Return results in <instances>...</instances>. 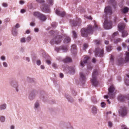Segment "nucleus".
<instances>
[{"instance_id":"dca6fc26","label":"nucleus","mask_w":129,"mask_h":129,"mask_svg":"<svg viewBox=\"0 0 129 129\" xmlns=\"http://www.w3.org/2000/svg\"><path fill=\"white\" fill-rule=\"evenodd\" d=\"M63 61L64 62L67 63L72 61V60L70 58L67 57L65 59H64Z\"/></svg>"},{"instance_id":"3c124183","label":"nucleus","mask_w":129,"mask_h":129,"mask_svg":"<svg viewBox=\"0 0 129 129\" xmlns=\"http://www.w3.org/2000/svg\"><path fill=\"white\" fill-rule=\"evenodd\" d=\"M52 25L53 27H55L56 26V23L55 22H54L52 24Z\"/></svg>"},{"instance_id":"b1692460","label":"nucleus","mask_w":129,"mask_h":129,"mask_svg":"<svg viewBox=\"0 0 129 129\" xmlns=\"http://www.w3.org/2000/svg\"><path fill=\"white\" fill-rule=\"evenodd\" d=\"M97 110L96 107H93L92 109V112L94 114H95L96 113Z\"/></svg>"},{"instance_id":"de8ad7c7","label":"nucleus","mask_w":129,"mask_h":129,"mask_svg":"<svg viewBox=\"0 0 129 129\" xmlns=\"http://www.w3.org/2000/svg\"><path fill=\"white\" fill-rule=\"evenodd\" d=\"M35 23L34 22H32L30 23V25L32 26H34L35 25Z\"/></svg>"},{"instance_id":"f3484780","label":"nucleus","mask_w":129,"mask_h":129,"mask_svg":"<svg viewBox=\"0 0 129 129\" xmlns=\"http://www.w3.org/2000/svg\"><path fill=\"white\" fill-rule=\"evenodd\" d=\"M70 38L69 37H67L64 39L63 42L64 43H67L70 42Z\"/></svg>"},{"instance_id":"20e7f679","label":"nucleus","mask_w":129,"mask_h":129,"mask_svg":"<svg viewBox=\"0 0 129 129\" xmlns=\"http://www.w3.org/2000/svg\"><path fill=\"white\" fill-rule=\"evenodd\" d=\"M115 90V88L113 85L111 86L108 89V95L110 98H113L115 95L113 92Z\"/></svg>"},{"instance_id":"c9c22d12","label":"nucleus","mask_w":129,"mask_h":129,"mask_svg":"<svg viewBox=\"0 0 129 129\" xmlns=\"http://www.w3.org/2000/svg\"><path fill=\"white\" fill-rule=\"evenodd\" d=\"M101 104L102 107H105L106 104L104 102H102L101 103Z\"/></svg>"},{"instance_id":"0e129e2a","label":"nucleus","mask_w":129,"mask_h":129,"mask_svg":"<svg viewBox=\"0 0 129 129\" xmlns=\"http://www.w3.org/2000/svg\"><path fill=\"white\" fill-rule=\"evenodd\" d=\"M1 59L3 60H4L5 59V58L4 56H2L1 57Z\"/></svg>"},{"instance_id":"e433bc0d","label":"nucleus","mask_w":129,"mask_h":129,"mask_svg":"<svg viewBox=\"0 0 129 129\" xmlns=\"http://www.w3.org/2000/svg\"><path fill=\"white\" fill-rule=\"evenodd\" d=\"M121 129H128L126 127V126L124 125H122L121 126Z\"/></svg>"},{"instance_id":"a18cd8bd","label":"nucleus","mask_w":129,"mask_h":129,"mask_svg":"<svg viewBox=\"0 0 129 129\" xmlns=\"http://www.w3.org/2000/svg\"><path fill=\"white\" fill-rule=\"evenodd\" d=\"M4 66L5 67H7L8 65L7 63L5 62H4L3 63Z\"/></svg>"},{"instance_id":"58836bf2","label":"nucleus","mask_w":129,"mask_h":129,"mask_svg":"<svg viewBox=\"0 0 129 129\" xmlns=\"http://www.w3.org/2000/svg\"><path fill=\"white\" fill-rule=\"evenodd\" d=\"M31 39V38L30 37H28L26 38V41L27 42H29Z\"/></svg>"},{"instance_id":"4d7b16f0","label":"nucleus","mask_w":129,"mask_h":129,"mask_svg":"<svg viewBox=\"0 0 129 129\" xmlns=\"http://www.w3.org/2000/svg\"><path fill=\"white\" fill-rule=\"evenodd\" d=\"M114 59V58L113 56L112 55H111L110 58V60L111 61H113V60Z\"/></svg>"},{"instance_id":"0eeeda50","label":"nucleus","mask_w":129,"mask_h":129,"mask_svg":"<svg viewBox=\"0 0 129 129\" xmlns=\"http://www.w3.org/2000/svg\"><path fill=\"white\" fill-rule=\"evenodd\" d=\"M119 112L120 114L122 116L125 115L127 114V110L125 107H121L119 109Z\"/></svg>"},{"instance_id":"c756f323","label":"nucleus","mask_w":129,"mask_h":129,"mask_svg":"<svg viewBox=\"0 0 129 129\" xmlns=\"http://www.w3.org/2000/svg\"><path fill=\"white\" fill-rule=\"evenodd\" d=\"M72 33L73 38H76L77 37V35L76 32L75 31H72Z\"/></svg>"},{"instance_id":"c03bdc74","label":"nucleus","mask_w":129,"mask_h":129,"mask_svg":"<svg viewBox=\"0 0 129 129\" xmlns=\"http://www.w3.org/2000/svg\"><path fill=\"white\" fill-rule=\"evenodd\" d=\"M36 1L40 3H43L44 2V0H36Z\"/></svg>"},{"instance_id":"4c0bfd02","label":"nucleus","mask_w":129,"mask_h":129,"mask_svg":"<svg viewBox=\"0 0 129 129\" xmlns=\"http://www.w3.org/2000/svg\"><path fill=\"white\" fill-rule=\"evenodd\" d=\"M2 5L4 7H7L8 6V4L5 3H4L2 4Z\"/></svg>"},{"instance_id":"6e6d98bb","label":"nucleus","mask_w":129,"mask_h":129,"mask_svg":"<svg viewBox=\"0 0 129 129\" xmlns=\"http://www.w3.org/2000/svg\"><path fill=\"white\" fill-rule=\"evenodd\" d=\"M53 67H54L55 69H56L57 68V65L56 64L53 63L52 64Z\"/></svg>"},{"instance_id":"8fccbe9b","label":"nucleus","mask_w":129,"mask_h":129,"mask_svg":"<svg viewBox=\"0 0 129 129\" xmlns=\"http://www.w3.org/2000/svg\"><path fill=\"white\" fill-rule=\"evenodd\" d=\"M26 12V11L24 9H22L21 10L20 12L21 13H23Z\"/></svg>"},{"instance_id":"9d476101","label":"nucleus","mask_w":129,"mask_h":129,"mask_svg":"<svg viewBox=\"0 0 129 129\" xmlns=\"http://www.w3.org/2000/svg\"><path fill=\"white\" fill-rule=\"evenodd\" d=\"M89 59V57L88 56L84 57L83 60V61H81L80 62L81 66L82 67H83L84 66V64L86 63Z\"/></svg>"},{"instance_id":"7ed1b4c3","label":"nucleus","mask_w":129,"mask_h":129,"mask_svg":"<svg viewBox=\"0 0 129 129\" xmlns=\"http://www.w3.org/2000/svg\"><path fill=\"white\" fill-rule=\"evenodd\" d=\"M98 74V72L96 70H94L92 74V78L91 79V82L92 85L95 86H96L98 84V82L96 80V77Z\"/></svg>"},{"instance_id":"a211bd4d","label":"nucleus","mask_w":129,"mask_h":129,"mask_svg":"<svg viewBox=\"0 0 129 129\" xmlns=\"http://www.w3.org/2000/svg\"><path fill=\"white\" fill-rule=\"evenodd\" d=\"M41 14L39 12H34L33 14L34 16L37 17L39 18Z\"/></svg>"},{"instance_id":"f8f14e48","label":"nucleus","mask_w":129,"mask_h":129,"mask_svg":"<svg viewBox=\"0 0 129 129\" xmlns=\"http://www.w3.org/2000/svg\"><path fill=\"white\" fill-rule=\"evenodd\" d=\"M56 13L58 15L61 17H63L65 14V13L64 12H60L58 10H56Z\"/></svg>"},{"instance_id":"a19ab883","label":"nucleus","mask_w":129,"mask_h":129,"mask_svg":"<svg viewBox=\"0 0 129 129\" xmlns=\"http://www.w3.org/2000/svg\"><path fill=\"white\" fill-rule=\"evenodd\" d=\"M21 42L22 43H24L25 42V38H23L21 39Z\"/></svg>"},{"instance_id":"7c9ffc66","label":"nucleus","mask_w":129,"mask_h":129,"mask_svg":"<svg viewBox=\"0 0 129 129\" xmlns=\"http://www.w3.org/2000/svg\"><path fill=\"white\" fill-rule=\"evenodd\" d=\"M14 29L13 28H12V33L13 35L14 36H16L17 34V31H15V30H14Z\"/></svg>"},{"instance_id":"774afa93","label":"nucleus","mask_w":129,"mask_h":129,"mask_svg":"<svg viewBox=\"0 0 129 129\" xmlns=\"http://www.w3.org/2000/svg\"><path fill=\"white\" fill-rule=\"evenodd\" d=\"M35 31L36 32H38L39 31V29L38 28H35Z\"/></svg>"},{"instance_id":"bf43d9fd","label":"nucleus","mask_w":129,"mask_h":129,"mask_svg":"<svg viewBox=\"0 0 129 129\" xmlns=\"http://www.w3.org/2000/svg\"><path fill=\"white\" fill-rule=\"evenodd\" d=\"M108 125L110 127H111L112 125V123L110 122H108Z\"/></svg>"},{"instance_id":"f03ea898","label":"nucleus","mask_w":129,"mask_h":129,"mask_svg":"<svg viewBox=\"0 0 129 129\" xmlns=\"http://www.w3.org/2000/svg\"><path fill=\"white\" fill-rule=\"evenodd\" d=\"M62 38L61 36H57L51 40L50 43L52 45L54 44H60L62 40Z\"/></svg>"},{"instance_id":"aec40b11","label":"nucleus","mask_w":129,"mask_h":129,"mask_svg":"<svg viewBox=\"0 0 129 129\" xmlns=\"http://www.w3.org/2000/svg\"><path fill=\"white\" fill-rule=\"evenodd\" d=\"M115 0H110V2L111 3L113 6L115 8V6L116 5V2L115 1Z\"/></svg>"},{"instance_id":"864d4df0","label":"nucleus","mask_w":129,"mask_h":129,"mask_svg":"<svg viewBox=\"0 0 129 129\" xmlns=\"http://www.w3.org/2000/svg\"><path fill=\"white\" fill-rule=\"evenodd\" d=\"M39 106V104L38 103H36L35 104V106L36 108H37Z\"/></svg>"},{"instance_id":"603ef678","label":"nucleus","mask_w":129,"mask_h":129,"mask_svg":"<svg viewBox=\"0 0 129 129\" xmlns=\"http://www.w3.org/2000/svg\"><path fill=\"white\" fill-rule=\"evenodd\" d=\"M33 96V94L31 93L29 95V98L30 100H31L32 99V97Z\"/></svg>"},{"instance_id":"2f4dec72","label":"nucleus","mask_w":129,"mask_h":129,"mask_svg":"<svg viewBox=\"0 0 129 129\" xmlns=\"http://www.w3.org/2000/svg\"><path fill=\"white\" fill-rule=\"evenodd\" d=\"M48 2L51 5L53 4V0H48Z\"/></svg>"},{"instance_id":"79ce46f5","label":"nucleus","mask_w":129,"mask_h":129,"mask_svg":"<svg viewBox=\"0 0 129 129\" xmlns=\"http://www.w3.org/2000/svg\"><path fill=\"white\" fill-rule=\"evenodd\" d=\"M126 84L127 85H129V80H126L125 81Z\"/></svg>"},{"instance_id":"e2e57ef3","label":"nucleus","mask_w":129,"mask_h":129,"mask_svg":"<svg viewBox=\"0 0 129 129\" xmlns=\"http://www.w3.org/2000/svg\"><path fill=\"white\" fill-rule=\"evenodd\" d=\"M96 59L94 58H93L92 59V62L93 63H95L96 62Z\"/></svg>"},{"instance_id":"5701e85b","label":"nucleus","mask_w":129,"mask_h":129,"mask_svg":"<svg viewBox=\"0 0 129 129\" xmlns=\"http://www.w3.org/2000/svg\"><path fill=\"white\" fill-rule=\"evenodd\" d=\"M6 107V105L5 104L3 105L0 106V110L5 109Z\"/></svg>"},{"instance_id":"ddd939ff","label":"nucleus","mask_w":129,"mask_h":129,"mask_svg":"<svg viewBox=\"0 0 129 129\" xmlns=\"http://www.w3.org/2000/svg\"><path fill=\"white\" fill-rule=\"evenodd\" d=\"M71 51L72 53H74L76 52L77 50L76 49V46L74 44L72 45L71 47Z\"/></svg>"},{"instance_id":"680f3d73","label":"nucleus","mask_w":129,"mask_h":129,"mask_svg":"<svg viewBox=\"0 0 129 129\" xmlns=\"http://www.w3.org/2000/svg\"><path fill=\"white\" fill-rule=\"evenodd\" d=\"M117 50L118 51H120L121 50V48L120 47H118L117 48Z\"/></svg>"},{"instance_id":"393cba45","label":"nucleus","mask_w":129,"mask_h":129,"mask_svg":"<svg viewBox=\"0 0 129 129\" xmlns=\"http://www.w3.org/2000/svg\"><path fill=\"white\" fill-rule=\"evenodd\" d=\"M122 41V39L120 38H118L114 41V43H117L119 42H120Z\"/></svg>"},{"instance_id":"6e6552de","label":"nucleus","mask_w":129,"mask_h":129,"mask_svg":"<svg viewBox=\"0 0 129 129\" xmlns=\"http://www.w3.org/2000/svg\"><path fill=\"white\" fill-rule=\"evenodd\" d=\"M81 22V19L79 18L77 19V21H75L73 20L70 22V23L72 24V25L73 26H76L77 25H80Z\"/></svg>"},{"instance_id":"4be33fe9","label":"nucleus","mask_w":129,"mask_h":129,"mask_svg":"<svg viewBox=\"0 0 129 129\" xmlns=\"http://www.w3.org/2000/svg\"><path fill=\"white\" fill-rule=\"evenodd\" d=\"M80 77L82 79V80L84 81L86 79V78L85 76L82 73H80Z\"/></svg>"},{"instance_id":"37998d69","label":"nucleus","mask_w":129,"mask_h":129,"mask_svg":"<svg viewBox=\"0 0 129 129\" xmlns=\"http://www.w3.org/2000/svg\"><path fill=\"white\" fill-rule=\"evenodd\" d=\"M37 65H40L41 64V62L40 60H38L37 61Z\"/></svg>"},{"instance_id":"a878e982","label":"nucleus","mask_w":129,"mask_h":129,"mask_svg":"<svg viewBox=\"0 0 129 129\" xmlns=\"http://www.w3.org/2000/svg\"><path fill=\"white\" fill-rule=\"evenodd\" d=\"M124 61L123 59L122 58H120V59L118 60V62L119 64L123 63Z\"/></svg>"},{"instance_id":"5fc2aeb1","label":"nucleus","mask_w":129,"mask_h":129,"mask_svg":"<svg viewBox=\"0 0 129 129\" xmlns=\"http://www.w3.org/2000/svg\"><path fill=\"white\" fill-rule=\"evenodd\" d=\"M92 68V67H91L90 65L89 64V65H88L87 67V69L88 70H91Z\"/></svg>"},{"instance_id":"c85d7f7f","label":"nucleus","mask_w":129,"mask_h":129,"mask_svg":"<svg viewBox=\"0 0 129 129\" xmlns=\"http://www.w3.org/2000/svg\"><path fill=\"white\" fill-rule=\"evenodd\" d=\"M107 51L108 52H109L111 51L112 50L111 47L110 46H109L106 47Z\"/></svg>"},{"instance_id":"f257e3e1","label":"nucleus","mask_w":129,"mask_h":129,"mask_svg":"<svg viewBox=\"0 0 129 129\" xmlns=\"http://www.w3.org/2000/svg\"><path fill=\"white\" fill-rule=\"evenodd\" d=\"M98 27V26L96 24H95L93 27L91 25H89L86 29L82 28L81 29V36L83 37H86L87 36L88 34H92L94 28H97Z\"/></svg>"},{"instance_id":"cd10ccee","label":"nucleus","mask_w":129,"mask_h":129,"mask_svg":"<svg viewBox=\"0 0 129 129\" xmlns=\"http://www.w3.org/2000/svg\"><path fill=\"white\" fill-rule=\"evenodd\" d=\"M69 71H70V72L72 74H73V73L75 72V71L74 68L73 67H71L69 69Z\"/></svg>"},{"instance_id":"2eb2a0df","label":"nucleus","mask_w":129,"mask_h":129,"mask_svg":"<svg viewBox=\"0 0 129 129\" xmlns=\"http://www.w3.org/2000/svg\"><path fill=\"white\" fill-rule=\"evenodd\" d=\"M60 49H62L67 50V48L66 47H63V46H61L59 48L56 47L55 49V50L57 51V52H58Z\"/></svg>"},{"instance_id":"72a5a7b5","label":"nucleus","mask_w":129,"mask_h":129,"mask_svg":"<svg viewBox=\"0 0 129 129\" xmlns=\"http://www.w3.org/2000/svg\"><path fill=\"white\" fill-rule=\"evenodd\" d=\"M5 119V118L4 116H2L1 117V120L2 122H4V121Z\"/></svg>"},{"instance_id":"412c9836","label":"nucleus","mask_w":129,"mask_h":129,"mask_svg":"<svg viewBox=\"0 0 129 129\" xmlns=\"http://www.w3.org/2000/svg\"><path fill=\"white\" fill-rule=\"evenodd\" d=\"M126 56L125 57V60L126 61H129V52H126Z\"/></svg>"},{"instance_id":"09e8293b","label":"nucleus","mask_w":129,"mask_h":129,"mask_svg":"<svg viewBox=\"0 0 129 129\" xmlns=\"http://www.w3.org/2000/svg\"><path fill=\"white\" fill-rule=\"evenodd\" d=\"M20 27L19 24L18 23H17L15 26L16 28H18Z\"/></svg>"},{"instance_id":"052dcab7","label":"nucleus","mask_w":129,"mask_h":129,"mask_svg":"<svg viewBox=\"0 0 129 129\" xmlns=\"http://www.w3.org/2000/svg\"><path fill=\"white\" fill-rule=\"evenodd\" d=\"M63 76H64V75H63V74L62 73H60V77L61 78H62L63 77Z\"/></svg>"},{"instance_id":"ea45409f","label":"nucleus","mask_w":129,"mask_h":129,"mask_svg":"<svg viewBox=\"0 0 129 129\" xmlns=\"http://www.w3.org/2000/svg\"><path fill=\"white\" fill-rule=\"evenodd\" d=\"M88 46L87 44H84L83 45V47L84 49H86L88 47Z\"/></svg>"},{"instance_id":"423d86ee","label":"nucleus","mask_w":129,"mask_h":129,"mask_svg":"<svg viewBox=\"0 0 129 129\" xmlns=\"http://www.w3.org/2000/svg\"><path fill=\"white\" fill-rule=\"evenodd\" d=\"M95 55L97 56L103 57V56L104 50L103 49H101L98 48L95 49Z\"/></svg>"},{"instance_id":"69168bd1","label":"nucleus","mask_w":129,"mask_h":129,"mask_svg":"<svg viewBox=\"0 0 129 129\" xmlns=\"http://www.w3.org/2000/svg\"><path fill=\"white\" fill-rule=\"evenodd\" d=\"M109 43V41H108L106 40L105 41V43L106 44H108Z\"/></svg>"},{"instance_id":"39448f33","label":"nucleus","mask_w":129,"mask_h":129,"mask_svg":"<svg viewBox=\"0 0 129 129\" xmlns=\"http://www.w3.org/2000/svg\"><path fill=\"white\" fill-rule=\"evenodd\" d=\"M112 22L105 20L104 24V27L106 29H109L112 27Z\"/></svg>"},{"instance_id":"49530a36","label":"nucleus","mask_w":129,"mask_h":129,"mask_svg":"<svg viewBox=\"0 0 129 129\" xmlns=\"http://www.w3.org/2000/svg\"><path fill=\"white\" fill-rule=\"evenodd\" d=\"M46 62L48 64H50L51 63V62L49 60H46Z\"/></svg>"},{"instance_id":"6ab92c4d","label":"nucleus","mask_w":129,"mask_h":129,"mask_svg":"<svg viewBox=\"0 0 129 129\" xmlns=\"http://www.w3.org/2000/svg\"><path fill=\"white\" fill-rule=\"evenodd\" d=\"M128 35V33L127 31L125 30H123L122 33V36L123 37H126Z\"/></svg>"},{"instance_id":"f704fd0d","label":"nucleus","mask_w":129,"mask_h":129,"mask_svg":"<svg viewBox=\"0 0 129 129\" xmlns=\"http://www.w3.org/2000/svg\"><path fill=\"white\" fill-rule=\"evenodd\" d=\"M94 42L95 43L97 44H100L101 43V41L97 40H95L94 41Z\"/></svg>"},{"instance_id":"bb28decb","label":"nucleus","mask_w":129,"mask_h":129,"mask_svg":"<svg viewBox=\"0 0 129 129\" xmlns=\"http://www.w3.org/2000/svg\"><path fill=\"white\" fill-rule=\"evenodd\" d=\"M129 8L127 7L124 8L123 10V12L124 13L127 12L129 10Z\"/></svg>"},{"instance_id":"4468645a","label":"nucleus","mask_w":129,"mask_h":129,"mask_svg":"<svg viewBox=\"0 0 129 129\" xmlns=\"http://www.w3.org/2000/svg\"><path fill=\"white\" fill-rule=\"evenodd\" d=\"M39 18L41 20L44 21L46 20L47 18L45 15L41 14Z\"/></svg>"},{"instance_id":"338daca9","label":"nucleus","mask_w":129,"mask_h":129,"mask_svg":"<svg viewBox=\"0 0 129 129\" xmlns=\"http://www.w3.org/2000/svg\"><path fill=\"white\" fill-rule=\"evenodd\" d=\"M122 45L124 47H125L126 46V44L124 43H123L122 44Z\"/></svg>"},{"instance_id":"9b49d317","label":"nucleus","mask_w":129,"mask_h":129,"mask_svg":"<svg viewBox=\"0 0 129 129\" xmlns=\"http://www.w3.org/2000/svg\"><path fill=\"white\" fill-rule=\"evenodd\" d=\"M125 24L123 23H120L118 24V27L119 31H121L125 27Z\"/></svg>"},{"instance_id":"1a4fd4ad","label":"nucleus","mask_w":129,"mask_h":129,"mask_svg":"<svg viewBox=\"0 0 129 129\" xmlns=\"http://www.w3.org/2000/svg\"><path fill=\"white\" fill-rule=\"evenodd\" d=\"M105 13L106 14L110 15L112 14V12L111 7L110 6H108L105 8Z\"/></svg>"},{"instance_id":"473e14b6","label":"nucleus","mask_w":129,"mask_h":129,"mask_svg":"<svg viewBox=\"0 0 129 129\" xmlns=\"http://www.w3.org/2000/svg\"><path fill=\"white\" fill-rule=\"evenodd\" d=\"M118 34V31H116L112 35V37H114Z\"/></svg>"},{"instance_id":"13d9d810","label":"nucleus","mask_w":129,"mask_h":129,"mask_svg":"<svg viewBox=\"0 0 129 129\" xmlns=\"http://www.w3.org/2000/svg\"><path fill=\"white\" fill-rule=\"evenodd\" d=\"M19 3L20 4L22 5L24 3V2L22 0H20L19 2Z\"/></svg>"}]
</instances>
